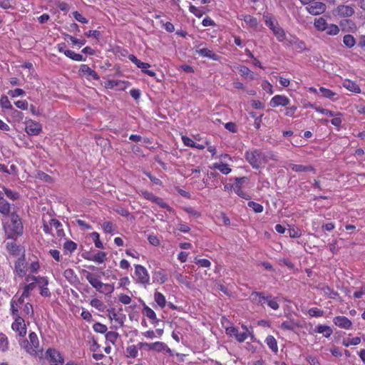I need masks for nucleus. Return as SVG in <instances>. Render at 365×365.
<instances>
[{
  "label": "nucleus",
  "mask_w": 365,
  "mask_h": 365,
  "mask_svg": "<svg viewBox=\"0 0 365 365\" xmlns=\"http://www.w3.org/2000/svg\"><path fill=\"white\" fill-rule=\"evenodd\" d=\"M35 287V282H31L28 284H26L24 287L23 297H29L30 295V292L32 291Z\"/></svg>",
  "instance_id": "obj_47"
},
{
  "label": "nucleus",
  "mask_w": 365,
  "mask_h": 365,
  "mask_svg": "<svg viewBox=\"0 0 365 365\" xmlns=\"http://www.w3.org/2000/svg\"><path fill=\"white\" fill-rule=\"evenodd\" d=\"M343 86L354 93H359L361 91L359 86L356 83L348 79L344 81Z\"/></svg>",
  "instance_id": "obj_19"
},
{
  "label": "nucleus",
  "mask_w": 365,
  "mask_h": 365,
  "mask_svg": "<svg viewBox=\"0 0 365 365\" xmlns=\"http://www.w3.org/2000/svg\"><path fill=\"white\" fill-rule=\"evenodd\" d=\"M83 273L84 274L86 279L91 284V285L95 288L97 292L101 293L104 283L98 279L94 274L88 271L83 269Z\"/></svg>",
  "instance_id": "obj_8"
},
{
  "label": "nucleus",
  "mask_w": 365,
  "mask_h": 365,
  "mask_svg": "<svg viewBox=\"0 0 365 365\" xmlns=\"http://www.w3.org/2000/svg\"><path fill=\"white\" fill-rule=\"evenodd\" d=\"M79 72L87 75L88 76L92 77L93 80H98L99 76L97 74V73L91 69L88 65L82 64L80 67Z\"/></svg>",
  "instance_id": "obj_17"
},
{
  "label": "nucleus",
  "mask_w": 365,
  "mask_h": 365,
  "mask_svg": "<svg viewBox=\"0 0 365 365\" xmlns=\"http://www.w3.org/2000/svg\"><path fill=\"white\" fill-rule=\"evenodd\" d=\"M289 99L282 95H276L274 96L270 101V106L273 108L282 106H286L289 105Z\"/></svg>",
  "instance_id": "obj_13"
},
{
  "label": "nucleus",
  "mask_w": 365,
  "mask_h": 365,
  "mask_svg": "<svg viewBox=\"0 0 365 365\" xmlns=\"http://www.w3.org/2000/svg\"><path fill=\"white\" fill-rule=\"evenodd\" d=\"M272 31L279 41H283L285 39L284 31L281 27L277 26Z\"/></svg>",
  "instance_id": "obj_35"
},
{
  "label": "nucleus",
  "mask_w": 365,
  "mask_h": 365,
  "mask_svg": "<svg viewBox=\"0 0 365 365\" xmlns=\"http://www.w3.org/2000/svg\"><path fill=\"white\" fill-rule=\"evenodd\" d=\"M252 297L254 301L257 302L259 304H262L264 302H267V304L269 307L272 309L277 310L279 309V304L277 302L272 299V297L270 295H268L267 297L264 296L262 292H253L252 294Z\"/></svg>",
  "instance_id": "obj_3"
},
{
  "label": "nucleus",
  "mask_w": 365,
  "mask_h": 365,
  "mask_svg": "<svg viewBox=\"0 0 365 365\" xmlns=\"http://www.w3.org/2000/svg\"><path fill=\"white\" fill-rule=\"evenodd\" d=\"M213 168L219 170L223 174H228L231 172V169L228 167L227 164L223 163H215L213 165Z\"/></svg>",
  "instance_id": "obj_39"
},
{
  "label": "nucleus",
  "mask_w": 365,
  "mask_h": 365,
  "mask_svg": "<svg viewBox=\"0 0 365 365\" xmlns=\"http://www.w3.org/2000/svg\"><path fill=\"white\" fill-rule=\"evenodd\" d=\"M141 195L144 198H145V199H147V200H148L150 201H152L153 202V201L155 200V199L156 197V196L154 195L152 192H148L147 190L141 191Z\"/></svg>",
  "instance_id": "obj_61"
},
{
  "label": "nucleus",
  "mask_w": 365,
  "mask_h": 365,
  "mask_svg": "<svg viewBox=\"0 0 365 365\" xmlns=\"http://www.w3.org/2000/svg\"><path fill=\"white\" fill-rule=\"evenodd\" d=\"M118 334L115 331H108L106 334V338L108 341L114 344L116 339H118Z\"/></svg>",
  "instance_id": "obj_56"
},
{
  "label": "nucleus",
  "mask_w": 365,
  "mask_h": 365,
  "mask_svg": "<svg viewBox=\"0 0 365 365\" xmlns=\"http://www.w3.org/2000/svg\"><path fill=\"white\" fill-rule=\"evenodd\" d=\"M240 73L241 76L243 77H245V78H250V79L254 78L253 73L251 71L250 69H249L246 66H241L240 68Z\"/></svg>",
  "instance_id": "obj_41"
},
{
  "label": "nucleus",
  "mask_w": 365,
  "mask_h": 365,
  "mask_svg": "<svg viewBox=\"0 0 365 365\" xmlns=\"http://www.w3.org/2000/svg\"><path fill=\"white\" fill-rule=\"evenodd\" d=\"M8 339L6 336L0 333V351L4 352L8 349Z\"/></svg>",
  "instance_id": "obj_40"
},
{
  "label": "nucleus",
  "mask_w": 365,
  "mask_h": 365,
  "mask_svg": "<svg viewBox=\"0 0 365 365\" xmlns=\"http://www.w3.org/2000/svg\"><path fill=\"white\" fill-rule=\"evenodd\" d=\"M153 202L158 204L160 207L167 208L168 210H170V207L159 197L156 196Z\"/></svg>",
  "instance_id": "obj_63"
},
{
  "label": "nucleus",
  "mask_w": 365,
  "mask_h": 365,
  "mask_svg": "<svg viewBox=\"0 0 365 365\" xmlns=\"http://www.w3.org/2000/svg\"><path fill=\"white\" fill-rule=\"evenodd\" d=\"M308 313L311 317H322L324 312L318 308L314 307L309 309Z\"/></svg>",
  "instance_id": "obj_60"
},
{
  "label": "nucleus",
  "mask_w": 365,
  "mask_h": 365,
  "mask_svg": "<svg viewBox=\"0 0 365 365\" xmlns=\"http://www.w3.org/2000/svg\"><path fill=\"white\" fill-rule=\"evenodd\" d=\"M153 280L162 284L167 280L166 275L162 271H155L153 273Z\"/></svg>",
  "instance_id": "obj_30"
},
{
  "label": "nucleus",
  "mask_w": 365,
  "mask_h": 365,
  "mask_svg": "<svg viewBox=\"0 0 365 365\" xmlns=\"http://www.w3.org/2000/svg\"><path fill=\"white\" fill-rule=\"evenodd\" d=\"M196 52L202 56L207 57L215 61L219 60V56L207 48H200L199 46L196 49Z\"/></svg>",
  "instance_id": "obj_16"
},
{
  "label": "nucleus",
  "mask_w": 365,
  "mask_h": 365,
  "mask_svg": "<svg viewBox=\"0 0 365 365\" xmlns=\"http://www.w3.org/2000/svg\"><path fill=\"white\" fill-rule=\"evenodd\" d=\"M52 224L53 225V227L56 229V236L57 237L62 238L65 236V233L63 229L62 224L58 220H52Z\"/></svg>",
  "instance_id": "obj_24"
},
{
  "label": "nucleus",
  "mask_w": 365,
  "mask_h": 365,
  "mask_svg": "<svg viewBox=\"0 0 365 365\" xmlns=\"http://www.w3.org/2000/svg\"><path fill=\"white\" fill-rule=\"evenodd\" d=\"M11 328L14 331L19 332L20 336H24L26 333L24 319L19 316H17V317L15 318V321L13 322Z\"/></svg>",
  "instance_id": "obj_10"
},
{
  "label": "nucleus",
  "mask_w": 365,
  "mask_h": 365,
  "mask_svg": "<svg viewBox=\"0 0 365 365\" xmlns=\"http://www.w3.org/2000/svg\"><path fill=\"white\" fill-rule=\"evenodd\" d=\"M0 105L1 106L2 108L14 110L13 106L11 104L8 97L6 96H3L1 97Z\"/></svg>",
  "instance_id": "obj_46"
},
{
  "label": "nucleus",
  "mask_w": 365,
  "mask_h": 365,
  "mask_svg": "<svg viewBox=\"0 0 365 365\" xmlns=\"http://www.w3.org/2000/svg\"><path fill=\"white\" fill-rule=\"evenodd\" d=\"M361 342V339L360 337H354V338H351V339H344L343 341V345L344 346H349L351 345H357L359 344V343Z\"/></svg>",
  "instance_id": "obj_44"
},
{
  "label": "nucleus",
  "mask_w": 365,
  "mask_h": 365,
  "mask_svg": "<svg viewBox=\"0 0 365 365\" xmlns=\"http://www.w3.org/2000/svg\"><path fill=\"white\" fill-rule=\"evenodd\" d=\"M234 182V192L240 197L249 200L250 196L242 190V185L248 182V178L246 177L236 178Z\"/></svg>",
  "instance_id": "obj_6"
},
{
  "label": "nucleus",
  "mask_w": 365,
  "mask_h": 365,
  "mask_svg": "<svg viewBox=\"0 0 365 365\" xmlns=\"http://www.w3.org/2000/svg\"><path fill=\"white\" fill-rule=\"evenodd\" d=\"M93 327L94 331L98 333L103 334L106 333L107 331V327L98 322L94 324Z\"/></svg>",
  "instance_id": "obj_53"
},
{
  "label": "nucleus",
  "mask_w": 365,
  "mask_h": 365,
  "mask_svg": "<svg viewBox=\"0 0 365 365\" xmlns=\"http://www.w3.org/2000/svg\"><path fill=\"white\" fill-rule=\"evenodd\" d=\"M320 290L331 299H334L337 296V292H334L329 286L323 284L319 287Z\"/></svg>",
  "instance_id": "obj_25"
},
{
  "label": "nucleus",
  "mask_w": 365,
  "mask_h": 365,
  "mask_svg": "<svg viewBox=\"0 0 365 365\" xmlns=\"http://www.w3.org/2000/svg\"><path fill=\"white\" fill-rule=\"evenodd\" d=\"M325 4L319 1H314L306 7V10L312 15L321 14L325 11Z\"/></svg>",
  "instance_id": "obj_9"
},
{
  "label": "nucleus",
  "mask_w": 365,
  "mask_h": 365,
  "mask_svg": "<svg viewBox=\"0 0 365 365\" xmlns=\"http://www.w3.org/2000/svg\"><path fill=\"white\" fill-rule=\"evenodd\" d=\"M242 328L245 330L239 332L238 329L235 327H227L226 329V334L230 336H235L239 342H243L247 338V330L245 327H242Z\"/></svg>",
  "instance_id": "obj_7"
},
{
  "label": "nucleus",
  "mask_w": 365,
  "mask_h": 365,
  "mask_svg": "<svg viewBox=\"0 0 365 365\" xmlns=\"http://www.w3.org/2000/svg\"><path fill=\"white\" fill-rule=\"evenodd\" d=\"M291 169L294 172H307V171H311L314 170V169L311 166H305L303 165H296V164H291L290 165Z\"/></svg>",
  "instance_id": "obj_27"
},
{
  "label": "nucleus",
  "mask_w": 365,
  "mask_h": 365,
  "mask_svg": "<svg viewBox=\"0 0 365 365\" xmlns=\"http://www.w3.org/2000/svg\"><path fill=\"white\" fill-rule=\"evenodd\" d=\"M295 327V324L291 321H285L280 325V328L285 330H294Z\"/></svg>",
  "instance_id": "obj_54"
},
{
  "label": "nucleus",
  "mask_w": 365,
  "mask_h": 365,
  "mask_svg": "<svg viewBox=\"0 0 365 365\" xmlns=\"http://www.w3.org/2000/svg\"><path fill=\"white\" fill-rule=\"evenodd\" d=\"M143 313L145 316L150 319H156V314L155 312L146 305H144Z\"/></svg>",
  "instance_id": "obj_51"
},
{
  "label": "nucleus",
  "mask_w": 365,
  "mask_h": 365,
  "mask_svg": "<svg viewBox=\"0 0 365 365\" xmlns=\"http://www.w3.org/2000/svg\"><path fill=\"white\" fill-rule=\"evenodd\" d=\"M248 206L254 210L255 212L259 213L263 211V206L255 202H249Z\"/></svg>",
  "instance_id": "obj_55"
},
{
  "label": "nucleus",
  "mask_w": 365,
  "mask_h": 365,
  "mask_svg": "<svg viewBox=\"0 0 365 365\" xmlns=\"http://www.w3.org/2000/svg\"><path fill=\"white\" fill-rule=\"evenodd\" d=\"M154 350L158 352H160L163 351H165L166 352H170L171 350L170 348L168 347V346L161 341H157L155 343H151V349Z\"/></svg>",
  "instance_id": "obj_21"
},
{
  "label": "nucleus",
  "mask_w": 365,
  "mask_h": 365,
  "mask_svg": "<svg viewBox=\"0 0 365 365\" xmlns=\"http://www.w3.org/2000/svg\"><path fill=\"white\" fill-rule=\"evenodd\" d=\"M2 188H3L6 195L9 199H11L12 200H17L19 198V195L18 192H14V191L11 190L5 187H3Z\"/></svg>",
  "instance_id": "obj_50"
},
{
  "label": "nucleus",
  "mask_w": 365,
  "mask_h": 365,
  "mask_svg": "<svg viewBox=\"0 0 365 365\" xmlns=\"http://www.w3.org/2000/svg\"><path fill=\"white\" fill-rule=\"evenodd\" d=\"M0 212L4 215H8L10 212V204L1 196V193H0Z\"/></svg>",
  "instance_id": "obj_20"
},
{
  "label": "nucleus",
  "mask_w": 365,
  "mask_h": 365,
  "mask_svg": "<svg viewBox=\"0 0 365 365\" xmlns=\"http://www.w3.org/2000/svg\"><path fill=\"white\" fill-rule=\"evenodd\" d=\"M29 342L32 347H34L37 352L39 349V341L37 335L34 332H31L29 334Z\"/></svg>",
  "instance_id": "obj_32"
},
{
  "label": "nucleus",
  "mask_w": 365,
  "mask_h": 365,
  "mask_svg": "<svg viewBox=\"0 0 365 365\" xmlns=\"http://www.w3.org/2000/svg\"><path fill=\"white\" fill-rule=\"evenodd\" d=\"M336 11L341 17H350L354 12V8L351 5H339L336 9Z\"/></svg>",
  "instance_id": "obj_12"
},
{
  "label": "nucleus",
  "mask_w": 365,
  "mask_h": 365,
  "mask_svg": "<svg viewBox=\"0 0 365 365\" xmlns=\"http://www.w3.org/2000/svg\"><path fill=\"white\" fill-rule=\"evenodd\" d=\"M153 202L158 204L160 207L167 208L168 210H170V207L159 197L156 196Z\"/></svg>",
  "instance_id": "obj_64"
},
{
  "label": "nucleus",
  "mask_w": 365,
  "mask_h": 365,
  "mask_svg": "<svg viewBox=\"0 0 365 365\" xmlns=\"http://www.w3.org/2000/svg\"><path fill=\"white\" fill-rule=\"evenodd\" d=\"M339 31H340V29L337 25L333 24H329L325 30V32L328 35L335 36L339 33Z\"/></svg>",
  "instance_id": "obj_33"
},
{
  "label": "nucleus",
  "mask_w": 365,
  "mask_h": 365,
  "mask_svg": "<svg viewBox=\"0 0 365 365\" xmlns=\"http://www.w3.org/2000/svg\"><path fill=\"white\" fill-rule=\"evenodd\" d=\"M270 160H274V161H277L278 160V157L272 151H269V152H267V153H264V164H266Z\"/></svg>",
  "instance_id": "obj_48"
},
{
  "label": "nucleus",
  "mask_w": 365,
  "mask_h": 365,
  "mask_svg": "<svg viewBox=\"0 0 365 365\" xmlns=\"http://www.w3.org/2000/svg\"><path fill=\"white\" fill-rule=\"evenodd\" d=\"M245 158L253 168L258 169L264 165V153L259 150L247 151Z\"/></svg>",
  "instance_id": "obj_2"
},
{
  "label": "nucleus",
  "mask_w": 365,
  "mask_h": 365,
  "mask_svg": "<svg viewBox=\"0 0 365 365\" xmlns=\"http://www.w3.org/2000/svg\"><path fill=\"white\" fill-rule=\"evenodd\" d=\"M265 342L267 345L274 351L277 352L278 347L276 339L272 336H268L266 338Z\"/></svg>",
  "instance_id": "obj_28"
},
{
  "label": "nucleus",
  "mask_w": 365,
  "mask_h": 365,
  "mask_svg": "<svg viewBox=\"0 0 365 365\" xmlns=\"http://www.w3.org/2000/svg\"><path fill=\"white\" fill-rule=\"evenodd\" d=\"M317 331L318 333L323 334L324 336L327 338L329 337L332 334L331 329L329 327L325 325H319L317 327Z\"/></svg>",
  "instance_id": "obj_31"
},
{
  "label": "nucleus",
  "mask_w": 365,
  "mask_h": 365,
  "mask_svg": "<svg viewBox=\"0 0 365 365\" xmlns=\"http://www.w3.org/2000/svg\"><path fill=\"white\" fill-rule=\"evenodd\" d=\"M15 272L20 277H23L26 274V263L24 257L19 258L15 262Z\"/></svg>",
  "instance_id": "obj_14"
},
{
  "label": "nucleus",
  "mask_w": 365,
  "mask_h": 365,
  "mask_svg": "<svg viewBox=\"0 0 365 365\" xmlns=\"http://www.w3.org/2000/svg\"><path fill=\"white\" fill-rule=\"evenodd\" d=\"M154 299L155 302L161 307L163 308L166 304V299L165 296L158 292H156L154 294Z\"/></svg>",
  "instance_id": "obj_29"
},
{
  "label": "nucleus",
  "mask_w": 365,
  "mask_h": 365,
  "mask_svg": "<svg viewBox=\"0 0 365 365\" xmlns=\"http://www.w3.org/2000/svg\"><path fill=\"white\" fill-rule=\"evenodd\" d=\"M90 304L92 307L96 308L99 311H103L105 309V305H104L103 302L96 298L93 299L90 302Z\"/></svg>",
  "instance_id": "obj_43"
},
{
  "label": "nucleus",
  "mask_w": 365,
  "mask_h": 365,
  "mask_svg": "<svg viewBox=\"0 0 365 365\" xmlns=\"http://www.w3.org/2000/svg\"><path fill=\"white\" fill-rule=\"evenodd\" d=\"M343 43L346 47L350 48L355 45L356 41L352 35L346 34L343 38Z\"/></svg>",
  "instance_id": "obj_34"
},
{
  "label": "nucleus",
  "mask_w": 365,
  "mask_h": 365,
  "mask_svg": "<svg viewBox=\"0 0 365 365\" xmlns=\"http://www.w3.org/2000/svg\"><path fill=\"white\" fill-rule=\"evenodd\" d=\"M63 247L66 250L72 252L77 248V245L73 241H67L64 243Z\"/></svg>",
  "instance_id": "obj_58"
},
{
  "label": "nucleus",
  "mask_w": 365,
  "mask_h": 365,
  "mask_svg": "<svg viewBox=\"0 0 365 365\" xmlns=\"http://www.w3.org/2000/svg\"><path fill=\"white\" fill-rule=\"evenodd\" d=\"M114 291V287L110 284H103L101 293L104 294H110Z\"/></svg>",
  "instance_id": "obj_59"
},
{
  "label": "nucleus",
  "mask_w": 365,
  "mask_h": 365,
  "mask_svg": "<svg viewBox=\"0 0 365 365\" xmlns=\"http://www.w3.org/2000/svg\"><path fill=\"white\" fill-rule=\"evenodd\" d=\"M46 358L49 365H63L64 359L61 354L56 349H48L46 352Z\"/></svg>",
  "instance_id": "obj_4"
},
{
  "label": "nucleus",
  "mask_w": 365,
  "mask_h": 365,
  "mask_svg": "<svg viewBox=\"0 0 365 365\" xmlns=\"http://www.w3.org/2000/svg\"><path fill=\"white\" fill-rule=\"evenodd\" d=\"M335 325L343 329H349L351 326V321L346 317L338 316L334 319Z\"/></svg>",
  "instance_id": "obj_15"
},
{
  "label": "nucleus",
  "mask_w": 365,
  "mask_h": 365,
  "mask_svg": "<svg viewBox=\"0 0 365 365\" xmlns=\"http://www.w3.org/2000/svg\"><path fill=\"white\" fill-rule=\"evenodd\" d=\"M91 236L92 239L94 241L95 246L97 248H103V243L100 240V238H99L100 236H99V234L98 232H92L91 234Z\"/></svg>",
  "instance_id": "obj_52"
},
{
  "label": "nucleus",
  "mask_w": 365,
  "mask_h": 365,
  "mask_svg": "<svg viewBox=\"0 0 365 365\" xmlns=\"http://www.w3.org/2000/svg\"><path fill=\"white\" fill-rule=\"evenodd\" d=\"M135 274L137 277V282L146 285L150 284V276L147 269L142 265L137 264L135 267Z\"/></svg>",
  "instance_id": "obj_5"
},
{
  "label": "nucleus",
  "mask_w": 365,
  "mask_h": 365,
  "mask_svg": "<svg viewBox=\"0 0 365 365\" xmlns=\"http://www.w3.org/2000/svg\"><path fill=\"white\" fill-rule=\"evenodd\" d=\"M173 276L179 283L183 284L187 287H190V282L187 276H184L178 272H173Z\"/></svg>",
  "instance_id": "obj_22"
},
{
  "label": "nucleus",
  "mask_w": 365,
  "mask_h": 365,
  "mask_svg": "<svg viewBox=\"0 0 365 365\" xmlns=\"http://www.w3.org/2000/svg\"><path fill=\"white\" fill-rule=\"evenodd\" d=\"M108 317L110 320H115L120 325H123V318L118 316L113 309L109 311Z\"/></svg>",
  "instance_id": "obj_45"
},
{
  "label": "nucleus",
  "mask_w": 365,
  "mask_h": 365,
  "mask_svg": "<svg viewBox=\"0 0 365 365\" xmlns=\"http://www.w3.org/2000/svg\"><path fill=\"white\" fill-rule=\"evenodd\" d=\"M25 130L29 135H36L41 131V125L40 123L30 120L26 123Z\"/></svg>",
  "instance_id": "obj_11"
},
{
  "label": "nucleus",
  "mask_w": 365,
  "mask_h": 365,
  "mask_svg": "<svg viewBox=\"0 0 365 365\" xmlns=\"http://www.w3.org/2000/svg\"><path fill=\"white\" fill-rule=\"evenodd\" d=\"M102 228L105 232L112 233L114 230V225L111 222H105L102 225Z\"/></svg>",
  "instance_id": "obj_57"
},
{
  "label": "nucleus",
  "mask_w": 365,
  "mask_h": 365,
  "mask_svg": "<svg viewBox=\"0 0 365 365\" xmlns=\"http://www.w3.org/2000/svg\"><path fill=\"white\" fill-rule=\"evenodd\" d=\"M138 344L136 346L131 345V346H128L126 348L127 356L135 358L138 356Z\"/></svg>",
  "instance_id": "obj_38"
},
{
  "label": "nucleus",
  "mask_w": 365,
  "mask_h": 365,
  "mask_svg": "<svg viewBox=\"0 0 365 365\" xmlns=\"http://www.w3.org/2000/svg\"><path fill=\"white\" fill-rule=\"evenodd\" d=\"M25 93V91L21 88H16L13 91H9V94L11 97H17L20 96H23Z\"/></svg>",
  "instance_id": "obj_62"
},
{
  "label": "nucleus",
  "mask_w": 365,
  "mask_h": 365,
  "mask_svg": "<svg viewBox=\"0 0 365 365\" xmlns=\"http://www.w3.org/2000/svg\"><path fill=\"white\" fill-rule=\"evenodd\" d=\"M182 140L183 143L186 146H189L191 148H197L200 150H203L205 148V146L204 145L197 144V143H195L191 138H190L187 136H182Z\"/></svg>",
  "instance_id": "obj_23"
},
{
  "label": "nucleus",
  "mask_w": 365,
  "mask_h": 365,
  "mask_svg": "<svg viewBox=\"0 0 365 365\" xmlns=\"http://www.w3.org/2000/svg\"><path fill=\"white\" fill-rule=\"evenodd\" d=\"M63 276L70 282H73L76 279V275L72 269H67L63 272Z\"/></svg>",
  "instance_id": "obj_42"
},
{
  "label": "nucleus",
  "mask_w": 365,
  "mask_h": 365,
  "mask_svg": "<svg viewBox=\"0 0 365 365\" xmlns=\"http://www.w3.org/2000/svg\"><path fill=\"white\" fill-rule=\"evenodd\" d=\"M56 219H53V218H50L48 217V220H47L46 217V216H43V230L46 233V234H50V235H52L53 236H54V235L53 234V232H52V230H53V225L52 224V220H55Z\"/></svg>",
  "instance_id": "obj_18"
},
{
  "label": "nucleus",
  "mask_w": 365,
  "mask_h": 365,
  "mask_svg": "<svg viewBox=\"0 0 365 365\" xmlns=\"http://www.w3.org/2000/svg\"><path fill=\"white\" fill-rule=\"evenodd\" d=\"M319 91L322 93V96L324 98H327L329 99L333 98V97L335 96V93L331 91L329 89L325 88L324 87H321L319 88Z\"/></svg>",
  "instance_id": "obj_49"
},
{
  "label": "nucleus",
  "mask_w": 365,
  "mask_h": 365,
  "mask_svg": "<svg viewBox=\"0 0 365 365\" xmlns=\"http://www.w3.org/2000/svg\"><path fill=\"white\" fill-rule=\"evenodd\" d=\"M107 254L104 252L98 251L93 255V261L98 263H103L107 259Z\"/></svg>",
  "instance_id": "obj_37"
},
{
  "label": "nucleus",
  "mask_w": 365,
  "mask_h": 365,
  "mask_svg": "<svg viewBox=\"0 0 365 365\" xmlns=\"http://www.w3.org/2000/svg\"><path fill=\"white\" fill-rule=\"evenodd\" d=\"M314 26L318 31H325L328 23L323 18H319L314 21Z\"/></svg>",
  "instance_id": "obj_26"
},
{
  "label": "nucleus",
  "mask_w": 365,
  "mask_h": 365,
  "mask_svg": "<svg viewBox=\"0 0 365 365\" xmlns=\"http://www.w3.org/2000/svg\"><path fill=\"white\" fill-rule=\"evenodd\" d=\"M20 344L30 354L34 355L37 354V350L31 346L29 341L24 340L20 343Z\"/></svg>",
  "instance_id": "obj_36"
},
{
  "label": "nucleus",
  "mask_w": 365,
  "mask_h": 365,
  "mask_svg": "<svg viewBox=\"0 0 365 365\" xmlns=\"http://www.w3.org/2000/svg\"><path fill=\"white\" fill-rule=\"evenodd\" d=\"M10 217L11 223L5 224L4 228L9 238H14L21 234L23 225L19 215L16 213H11Z\"/></svg>",
  "instance_id": "obj_1"
}]
</instances>
